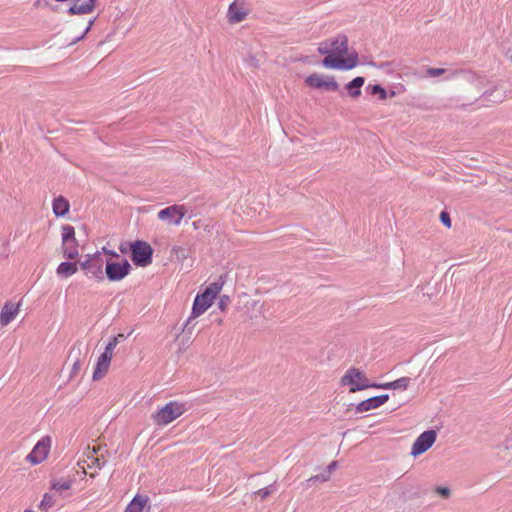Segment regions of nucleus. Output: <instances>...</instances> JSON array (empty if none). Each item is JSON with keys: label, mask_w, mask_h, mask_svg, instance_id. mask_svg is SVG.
<instances>
[{"label": "nucleus", "mask_w": 512, "mask_h": 512, "mask_svg": "<svg viewBox=\"0 0 512 512\" xmlns=\"http://www.w3.org/2000/svg\"><path fill=\"white\" fill-rule=\"evenodd\" d=\"M56 503V494L55 492H52V490L50 492H47L43 495V498L39 504V508L42 510V511H47L49 510L50 508H52Z\"/></svg>", "instance_id": "nucleus-27"}, {"label": "nucleus", "mask_w": 512, "mask_h": 512, "mask_svg": "<svg viewBox=\"0 0 512 512\" xmlns=\"http://www.w3.org/2000/svg\"><path fill=\"white\" fill-rule=\"evenodd\" d=\"M80 370V362L77 360L73 364V373H77Z\"/></svg>", "instance_id": "nucleus-40"}, {"label": "nucleus", "mask_w": 512, "mask_h": 512, "mask_svg": "<svg viewBox=\"0 0 512 512\" xmlns=\"http://www.w3.org/2000/svg\"><path fill=\"white\" fill-rule=\"evenodd\" d=\"M94 23V20H91L88 24V26L86 27L85 31H84V34L81 36V38L84 37V35L90 30L91 26L93 25Z\"/></svg>", "instance_id": "nucleus-41"}, {"label": "nucleus", "mask_w": 512, "mask_h": 512, "mask_svg": "<svg viewBox=\"0 0 512 512\" xmlns=\"http://www.w3.org/2000/svg\"><path fill=\"white\" fill-rule=\"evenodd\" d=\"M99 252H102V256L104 257V255H108V256H111V257H115V258H119V254L114 252V251H111L109 249H107L106 247H103Z\"/></svg>", "instance_id": "nucleus-36"}, {"label": "nucleus", "mask_w": 512, "mask_h": 512, "mask_svg": "<svg viewBox=\"0 0 512 512\" xmlns=\"http://www.w3.org/2000/svg\"><path fill=\"white\" fill-rule=\"evenodd\" d=\"M228 303H229V297L228 296L222 297L219 302L220 309L224 310Z\"/></svg>", "instance_id": "nucleus-37"}, {"label": "nucleus", "mask_w": 512, "mask_h": 512, "mask_svg": "<svg viewBox=\"0 0 512 512\" xmlns=\"http://www.w3.org/2000/svg\"><path fill=\"white\" fill-rule=\"evenodd\" d=\"M411 382L409 377H401L395 381L387 382L383 384H377V388L380 389H394V390H406Z\"/></svg>", "instance_id": "nucleus-24"}, {"label": "nucleus", "mask_w": 512, "mask_h": 512, "mask_svg": "<svg viewBox=\"0 0 512 512\" xmlns=\"http://www.w3.org/2000/svg\"><path fill=\"white\" fill-rule=\"evenodd\" d=\"M337 468V462L336 461H333L331 462L328 467H327V473H329V475H331V473Z\"/></svg>", "instance_id": "nucleus-39"}, {"label": "nucleus", "mask_w": 512, "mask_h": 512, "mask_svg": "<svg viewBox=\"0 0 512 512\" xmlns=\"http://www.w3.org/2000/svg\"><path fill=\"white\" fill-rule=\"evenodd\" d=\"M25 512H32V511H28V510H26Z\"/></svg>", "instance_id": "nucleus-44"}, {"label": "nucleus", "mask_w": 512, "mask_h": 512, "mask_svg": "<svg viewBox=\"0 0 512 512\" xmlns=\"http://www.w3.org/2000/svg\"><path fill=\"white\" fill-rule=\"evenodd\" d=\"M99 449H100L99 446H97V447L94 446L93 448H90V447L87 448V453H86L87 459L91 462V463L87 464L88 468H92V467L100 468L102 466V464L104 463V462H101V459L96 456Z\"/></svg>", "instance_id": "nucleus-26"}, {"label": "nucleus", "mask_w": 512, "mask_h": 512, "mask_svg": "<svg viewBox=\"0 0 512 512\" xmlns=\"http://www.w3.org/2000/svg\"><path fill=\"white\" fill-rule=\"evenodd\" d=\"M459 80L463 92L470 98L480 99L485 84L488 83V76L473 70H454L446 77L447 80Z\"/></svg>", "instance_id": "nucleus-2"}, {"label": "nucleus", "mask_w": 512, "mask_h": 512, "mask_svg": "<svg viewBox=\"0 0 512 512\" xmlns=\"http://www.w3.org/2000/svg\"><path fill=\"white\" fill-rule=\"evenodd\" d=\"M52 209L56 217H64L69 213V201L63 196L59 195L53 199Z\"/></svg>", "instance_id": "nucleus-20"}, {"label": "nucleus", "mask_w": 512, "mask_h": 512, "mask_svg": "<svg viewBox=\"0 0 512 512\" xmlns=\"http://www.w3.org/2000/svg\"><path fill=\"white\" fill-rule=\"evenodd\" d=\"M132 260L137 266L145 267L152 262V247L143 241L131 245Z\"/></svg>", "instance_id": "nucleus-10"}, {"label": "nucleus", "mask_w": 512, "mask_h": 512, "mask_svg": "<svg viewBox=\"0 0 512 512\" xmlns=\"http://www.w3.org/2000/svg\"><path fill=\"white\" fill-rule=\"evenodd\" d=\"M507 97L504 83L488 77V83L481 93L480 99L492 103H501Z\"/></svg>", "instance_id": "nucleus-8"}, {"label": "nucleus", "mask_w": 512, "mask_h": 512, "mask_svg": "<svg viewBox=\"0 0 512 512\" xmlns=\"http://www.w3.org/2000/svg\"><path fill=\"white\" fill-rule=\"evenodd\" d=\"M172 254L179 260H184L187 257L186 249L182 246H174L172 248Z\"/></svg>", "instance_id": "nucleus-28"}, {"label": "nucleus", "mask_w": 512, "mask_h": 512, "mask_svg": "<svg viewBox=\"0 0 512 512\" xmlns=\"http://www.w3.org/2000/svg\"><path fill=\"white\" fill-rule=\"evenodd\" d=\"M436 493L443 498H448L450 496V489L447 487H437Z\"/></svg>", "instance_id": "nucleus-35"}, {"label": "nucleus", "mask_w": 512, "mask_h": 512, "mask_svg": "<svg viewBox=\"0 0 512 512\" xmlns=\"http://www.w3.org/2000/svg\"><path fill=\"white\" fill-rule=\"evenodd\" d=\"M131 266L126 259L119 262H112L111 259H106L105 273L110 281H120L130 273Z\"/></svg>", "instance_id": "nucleus-11"}, {"label": "nucleus", "mask_w": 512, "mask_h": 512, "mask_svg": "<svg viewBox=\"0 0 512 512\" xmlns=\"http://www.w3.org/2000/svg\"><path fill=\"white\" fill-rule=\"evenodd\" d=\"M446 72L447 71L444 68H428L426 70L427 76H430V77H438V76L445 74Z\"/></svg>", "instance_id": "nucleus-30"}, {"label": "nucleus", "mask_w": 512, "mask_h": 512, "mask_svg": "<svg viewBox=\"0 0 512 512\" xmlns=\"http://www.w3.org/2000/svg\"><path fill=\"white\" fill-rule=\"evenodd\" d=\"M340 385L348 387L349 392L366 390L368 388H377V383H372L365 372L358 368L350 367L340 379Z\"/></svg>", "instance_id": "nucleus-4"}, {"label": "nucleus", "mask_w": 512, "mask_h": 512, "mask_svg": "<svg viewBox=\"0 0 512 512\" xmlns=\"http://www.w3.org/2000/svg\"><path fill=\"white\" fill-rule=\"evenodd\" d=\"M248 14V9L242 0H235L229 6L227 18L229 23L242 22Z\"/></svg>", "instance_id": "nucleus-15"}, {"label": "nucleus", "mask_w": 512, "mask_h": 512, "mask_svg": "<svg viewBox=\"0 0 512 512\" xmlns=\"http://www.w3.org/2000/svg\"><path fill=\"white\" fill-rule=\"evenodd\" d=\"M62 252L67 260H75L79 256L78 240L75 228L69 224L61 227Z\"/></svg>", "instance_id": "nucleus-7"}, {"label": "nucleus", "mask_w": 512, "mask_h": 512, "mask_svg": "<svg viewBox=\"0 0 512 512\" xmlns=\"http://www.w3.org/2000/svg\"><path fill=\"white\" fill-rule=\"evenodd\" d=\"M186 214V208L183 205H172L158 212V218L162 221H168L174 225H179Z\"/></svg>", "instance_id": "nucleus-14"}, {"label": "nucleus", "mask_w": 512, "mask_h": 512, "mask_svg": "<svg viewBox=\"0 0 512 512\" xmlns=\"http://www.w3.org/2000/svg\"><path fill=\"white\" fill-rule=\"evenodd\" d=\"M319 54L325 55L322 66L327 69L351 70L358 65L356 52H349L348 38L344 34L329 38L318 44Z\"/></svg>", "instance_id": "nucleus-1"}, {"label": "nucleus", "mask_w": 512, "mask_h": 512, "mask_svg": "<svg viewBox=\"0 0 512 512\" xmlns=\"http://www.w3.org/2000/svg\"><path fill=\"white\" fill-rule=\"evenodd\" d=\"M330 479V475L329 473H323V474H319V475H315V476H312L309 481H322V482H326Z\"/></svg>", "instance_id": "nucleus-33"}, {"label": "nucleus", "mask_w": 512, "mask_h": 512, "mask_svg": "<svg viewBox=\"0 0 512 512\" xmlns=\"http://www.w3.org/2000/svg\"><path fill=\"white\" fill-rule=\"evenodd\" d=\"M371 94L375 95L378 94L380 99L384 100L387 97V93L384 88H382L380 85L376 84L371 87Z\"/></svg>", "instance_id": "nucleus-29"}, {"label": "nucleus", "mask_w": 512, "mask_h": 512, "mask_svg": "<svg viewBox=\"0 0 512 512\" xmlns=\"http://www.w3.org/2000/svg\"><path fill=\"white\" fill-rule=\"evenodd\" d=\"M184 403L170 401L151 415L153 422L158 426H166L184 414Z\"/></svg>", "instance_id": "nucleus-5"}, {"label": "nucleus", "mask_w": 512, "mask_h": 512, "mask_svg": "<svg viewBox=\"0 0 512 512\" xmlns=\"http://www.w3.org/2000/svg\"><path fill=\"white\" fill-rule=\"evenodd\" d=\"M78 271V266L75 262L65 261L61 262L56 268V274L62 279H67Z\"/></svg>", "instance_id": "nucleus-21"}, {"label": "nucleus", "mask_w": 512, "mask_h": 512, "mask_svg": "<svg viewBox=\"0 0 512 512\" xmlns=\"http://www.w3.org/2000/svg\"><path fill=\"white\" fill-rule=\"evenodd\" d=\"M363 77H356L346 85V89L349 91L351 97L356 98L360 96L361 90L360 88L364 85Z\"/></svg>", "instance_id": "nucleus-25"}, {"label": "nucleus", "mask_w": 512, "mask_h": 512, "mask_svg": "<svg viewBox=\"0 0 512 512\" xmlns=\"http://www.w3.org/2000/svg\"><path fill=\"white\" fill-rule=\"evenodd\" d=\"M117 345H118V338H114V337H113V338H111V339L109 340V342L107 343V345H106V346H107V347H111L112 349H115Z\"/></svg>", "instance_id": "nucleus-38"}, {"label": "nucleus", "mask_w": 512, "mask_h": 512, "mask_svg": "<svg viewBox=\"0 0 512 512\" xmlns=\"http://www.w3.org/2000/svg\"><path fill=\"white\" fill-rule=\"evenodd\" d=\"M73 479L71 478H53L50 482V490L61 494L64 491L71 489Z\"/></svg>", "instance_id": "nucleus-23"}, {"label": "nucleus", "mask_w": 512, "mask_h": 512, "mask_svg": "<svg viewBox=\"0 0 512 512\" xmlns=\"http://www.w3.org/2000/svg\"><path fill=\"white\" fill-rule=\"evenodd\" d=\"M110 363L111 362L106 360V358L98 357L92 375L93 381H99L107 374Z\"/></svg>", "instance_id": "nucleus-22"}, {"label": "nucleus", "mask_w": 512, "mask_h": 512, "mask_svg": "<svg viewBox=\"0 0 512 512\" xmlns=\"http://www.w3.org/2000/svg\"><path fill=\"white\" fill-rule=\"evenodd\" d=\"M105 263L106 259L102 256V252H95L87 254L80 262V267L88 278L101 282L104 280L103 266Z\"/></svg>", "instance_id": "nucleus-6"}, {"label": "nucleus", "mask_w": 512, "mask_h": 512, "mask_svg": "<svg viewBox=\"0 0 512 512\" xmlns=\"http://www.w3.org/2000/svg\"><path fill=\"white\" fill-rule=\"evenodd\" d=\"M305 84L312 88L323 89L327 91H337L339 89V85L333 76L324 75L321 73H312L307 76L305 79Z\"/></svg>", "instance_id": "nucleus-12"}, {"label": "nucleus", "mask_w": 512, "mask_h": 512, "mask_svg": "<svg viewBox=\"0 0 512 512\" xmlns=\"http://www.w3.org/2000/svg\"><path fill=\"white\" fill-rule=\"evenodd\" d=\"M20 312V304L7 302L0 312V324L2 326L8 325L13 321Z\"/></svg>", "instance_id": "nucleus-17"}, {"label": "nucleus", "mask_w": 512, "mask_h": 512, "mask_svg": "<svg viewBox=\"0 0 512 512\" xmlns=\"http://www.w3.org/2000/svg\"><path fill=\"white\" fill-rule=\"evenodd\" d=\"M273 492L272 486L262 488L255 492V495L260 497V499L267 498Z\"/></svg>", "instance_id": "nucleus-31"}, {"label": "nucleus", "mask_w": 512, "mask_h": 512, "mask_svg": "<svg viewBox=\"0 0 512 512\" xmlns=\"http://www.w3.org/2000/svg\"><path fill=\"white\" fill-rule=\"evenodd\" d=\"M437 434L434 430H427L421 433L414 441L410 454L418 457L429 450L436 441Z\"/></svg>", "instance_id": "nucleus-13"}, {"label": "nucleus", "mask_w": 512, "mask_h": 512, "mask_svg": "<svg viewBox=\"0 0 512 512\" xmlns=\"http://www.w3.org/2000/svg\"><path fill=\"white\" fill-rule=\"evenodd\" d=\"M72 2L69 12L81 15L91 13L95 9L97 0H72Z\"/></svg>", "instance_id": "nucleus-18"}, {"label": "nucleus", "mask_w": 512, "mask_h": 512, "mask_svg": "<svg viewBox=\"0 0 512 512\" xmlns=\"http://www.w3.org/2000/svg\"><path fill=\"white\" fill-rule=\"evenodd\" d=\"M389 400L388 394H382L379 396H374L364 401H361L356 405V412L363 413L373 409L380 407L385 404Z\"/></svg>", "instance_id": "nucleus-16"}, {"label": "nucleus", "mask_w": 512, "mask_h": 512, "mask_svg": "<svg viewBox=\"0 0 512 512\" xmlns=\"http://www.w3.org/2000/svg\"><path fill=\"white\" fill-rule=\"evenodd\" d=\"M149 498L146 495L136 494L127 505L124 512H143L148 506Z\"/></svg>", "instance_id": "nucleus-19"}, {"label": "nucleus", "mask_w": 512, "mask_h": 512, "mask_svg": "<svg viewBox=\"0 0 512 512\" xmlns=\"http://www.w3.org/2000/svg\"><path fill=\"white\" fill-rule=\"evenodd\" d=\"M114 338H118V344L125 339V335L120 333L117 336H114Z\"/></svg>", "instance_id": "nucleus-42"}, {"label": "nucleus", "mask_w": 512, "mask_h": 512, "mask_svg": "<svg viewBox=\"0 0 512 512\" xmlns=\"http://www.w3.org/2000/svg\"><path fill=\"white\" fill-rule=\"evenodd\" d=\"M222 289V285L213 282L209 284L206 289L198 294L194 300L191 316L187 319L185 327H188L192 321L202 315L212 304L216 296Z\"/></svg>", "instance_id": "nucleus-3"}, {"label": "nucleus", "mask_w": 512, "mask_h": 512, "mask_svg": "<svg viewBox=\"0 0 512 512\" xmlns=\"http://www.w3.org/2000/svg\"><path fill=\"white\" fill-rule=\"evenodd\" d=\"M113 354H114V349L106 346L104 349V352L100 355V357L106 358V360L111 362Z\"/></svg>", "instance_id": "nucleus-34"}, {"label": "nucleus", "mask_w": 512, "mask_h": 512, "mask_svg": "<svg viewBox=\"0 0 512 512\" xmlns=\"http://www.w3.org/2000/svg\"><path fill=\"white\" fill-rule=\"evenodd\" d=\"M51 444L52 440L49 436L42 437L27 455L26 460L32 465L44 462L49 455Z\"/></svg>", "instance_id": "nucleus-9"}, {"label": "nucleus", "mask_w": 512, "mask_h": 512, "mask_svg": "<svg viewBox=\"0 0 512 512\" xmlns=\"http://www.w3.org/2000/svg\"><path fill=\"white\" fill-rule=\"evenodd\" d=\"M259 304L258 301H252L251 306L255 308Z\"/></svg>", "instance_id": "nucleus-43"}, {"label": "nucleus", "mask_w": 512, "mask_h": 512, "mask_svg": "<svg viewBox=\"0 0 512 512\" xmlns=\"http://www.w3.org/2000/svg\"><path fill=\"white\" fill-rule=\"evenodd\" d=\"M440 221L446 227H448V228L451 227V219H450V216H449V214L447 212H445V211L441 212V214H440Z\"/></svg>", "instance_id": "nucleus-32"}]
</instances>
